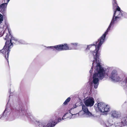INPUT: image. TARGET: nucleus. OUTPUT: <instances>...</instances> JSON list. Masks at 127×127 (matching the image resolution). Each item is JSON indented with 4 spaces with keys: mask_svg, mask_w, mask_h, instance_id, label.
Listing matches in <instances>:
<instances>
[{
    "mask_svg": "<svg viewBox=\"0 0 127 127\" xmlns=\"http://www.w3.org/2000/svg\"><path fill=\"white\" fill-rule=\"evenodd\" d=\"M70 99L71 98L70 97H68L64 103V105H66L67 104V103L70 101Z\"/></svg>",
    "mask_w": 127,
    "mask_h": 127,
    "instance_id": "dca6fc26",
    "label": "nucleus"
},
{
    "mask_svg": "<svg viewBox=\"0 0 127 127\" xmlns=\"http://www.w3.org/2000/svg\"><path fill=\"white\" fill-rule=\"evenodd\" d=\"M49 124V123H48V124H47V125H46V126H44V127H48L47 126V125Z\"/></svg>",
    "mask_w": 127,
    "mask_h": 127,
    "instance_id": "aec40b11",
    "label": "nucleus"
},
{
    "mask_svg": "<svg viewBox=\"0 0 127 127\" xmlns=\"http://www.w3.org/2000/svg\"><path fill=\"white\" fill-rule=\"evenodd\" d=\"M91 71H92V70H91L90 71V72L91 73Z\"/></svg>",
    "mask_w": 127,
    "mask_h": 127,
    "instance_id": "412c9836",
    "label": "nucleus"
},
{
    "mask_svg": "<svg viewBox=\"0 0 127 127\" xmlns=\"http://www.w3.org/2000/svg\"><path fill=\"white\" fill-rule=\"evenodd\" d=\"M84 103L86 106L91 107L94 104V99L92 97L88 98L85 101Z\"/></svg>",
    "mask_w": 127,
    "mask_h": 127,
    "instance_id": "1a4fd4ad",
    "label": "nucleus"
},
{
    "mask_svg": "<svg viewBox=\"0 0 127 127\" xmlns=\"http://www.w3.org/2000/svg\"><path fill=\"white\" fill-rule=\"evenodd\" d=\"M115 10L114 11L112 20L107 30L105 32L104 34L102 36L104 37L107 34L109 31L110 30L111 26L113 25L114 22L118 19L124 18H126L127 17V14L125 12L120 10V8L118 5Z\"/></svg>",
    "mask_w": 127,
    "mask_h": 127,
    "instance_id": "f03ea898",
    "label": "nucleus"
},
{
    "mask_svg": "<svg viewBox=\"0 0 127 127\" xmlns=\"http://www.w3.org/2000/svg\"><path fill=\"white\" fill-rule=\"evenodd\" d=\"M125 81L126 83H127V76L126 77L124 80Z\"/></svg>",
    "mask_w": 127,
    "mask_h": 127,
    "instance_id": "6ab92c4d",
    "label": "nucleus"
},
{
    "mask_svg": "<svg viewBox=\"0 0 127 127\" xmlns=\"http://www.w3.org/2000/svg\"><path fill=\"white\" fill-rule=\"evenodd\" d=\"M4 3L1 4L0 5V9H1L2 11H4L5 9L6 8L8 3Z\"/></svg>",
    "mask_w": 127,
    "mask_h": 127,
    "instance_id": "ddd939ff",
    "label": "nucleus"
},
{
    "mask_svg": "<svg viewBox=\"0 0 127 127\" xmlns=\"http://www.w3.org/2000/svg\"><path fill=\"white\" fill-rule=\"evenodd\" d=\"M104 34V33L103 35L95 43V44H94L93 45H88L86 50H89L90 48L91 47L92 45L95 46V49L92 52V54L94 56V57L96 62L97 61L98 63H100L99 59L100 56V53H99L98 51L100 48L103 43L104 42V40L106 36L104 37L102 36Z\"/></svg>",
    "mask_w": 127,
    "mask_h": 127,
    "instance_id": "7ed1b4c3",
    "label": "nucleus"
},
{
    "mask_svg": "<svg viewBox=\"0 0 127 127\" xmlns=\"http://www.w3.org/2000/svg\"><path fill=\"white\" fill-rule=\"evenodd\" d=\"M112 3L113 7L115 8L118 5L116 0H112Z\"/></svg>",
    "mask_w": 127,
    "mask_h": 127,
    "instance_id": "4468645a",
    "label": "nucleus"
},
{
    "mask_svg": "<svg viewBox=\"0 0 127 127\" xmlns=\"http://www.w3.org/2000/svg\"><path fill=\"white\" fill-rule=\"evenodd\" d=\"M96 70L97 73H95L93 76V79L92 84H94V88H97L99 84V79H102L104 76V69L101 65L100 63L97 64Z\"/></svg>",
    "mask_w": 127,
    "mask_h": 127,
    "instance_id": "20e7f679",
    "label": "nucleus"
},
{
    "mask_svg": "<svg viewBox=\"0 0 127 127\" xmlns=\"http://www.w3.org/2000/svg\"><path fill=\"white\" fill-rule=\"evenodd\" d=\"M91 71H92V70H91L90 71V72L91 73Z\"/></svg>",
    "mask_w": 127,
    "mask_h": 127,
    "instance_id": "5701e85b",
    "label": "nucleus"
},
{
    "mask_svg": "<svg viewBox=\"0 0 127 127\" xmlns=\"http://www.w3.org/2000/svg\"><path fill=\"white\" fill-rule=\"evenodd\" d=\"M82 106V109L84 113L86 115L90 117L93 116L92 114L88 110L87 106L86 105L85 106L84 105Z\"/></svg>",
    "mask_w": 127,
    "mask_h": 127,
    "instance_id": "9d476101",
    "label": "nucleus"
},
{
    "mask_svg": "<svg viewBox=\"0 0 127 127\" xmlns=\"http://www.w3.org/2000/svg\"><path fill=\"white\" fill-rule=\"evenodd\" d=\"M78 45L77 43H71L69 46L67 44H60L54 46L48 47L53 49V50L58 51L66 50L76 49Z\"/></svg>",
    "mask_w": 127,
    "mask_h": 127,
    "instance_id": "39448f33",
    "label": "nucleus"
},
{
    "mask_svg": "<svg viewBox=\"0 0 127 127\" xmlns=\"http://www.w3.org/2000/svg\"><path fill=\"white\" fill-rule=\"evenodd\" d=\"M96 108L98 109L100 112H107L110 110L109 106L106 105L104 103L101 102L98 103Z\"/></svg>",
    "mask_w": 127,
    "mask_h": 127,
    "instance_id": "423d86ee",
    "label": "nucleus"
},
{
    "mask_svg": "<svg viewBox=\"0 0 127 127\" xmlns=\"http://www.w3.org/2000/svg\"><path fill=\"white\" fill-rule=\"evenodd\" d=\"M110 78L112 81L116 82L120 81L121 80V78L118 76L117 71L115 70L112 71Z\"/></svg>",
    "mask_w": 127,
    "mask_h": 127,
    "instance_id": "0eeeda50",
    "label": "nucleus"
},
{
    "mask_svg": "<svg viewBox=\"0 0 127 127\" xmlns=\"http://www.w3.org/2000/svg\"><path fill=\"white\" fill-rule=\"evenodd\" d=\"M63 119V117L62 119L61 118H59L57 120L56 119L55 121H53L52 120H50L49 121V124L47 125V126L48 127H54L58 123L60 122Z\"/></svg>",
    "mask_w": 127,
    "mask_h": 127,
    "instance_id": "6e6552de",
    "label": "nucleus"
},
{
    "mask_svg": "<svg viewBox=\"0 0 127 127\" xmlns=\"http://www.w3.org/2000/svg\"><path fill=\"white\" fill-rule=\"evenodd\" d=\"M3 16L1 14H0V24L2 23V22L3 21Z\"/></svg>",
    "mask_w": 127,
    "mask_h": 127,
    "instance_id": "f3484780",
    "label": "nucleus"
},
{
    "mask_svg": "<svg viewBox=\"0 0 127 127\" xmlns=\"http://www.w3.org/2000/svg\"><path fill=\"white\" fill-rule=\"evenodd\" d=\"M121 124L122 126H125L127 125V117H125L122 118Z\"/></svg>",
    "mask_w": 127,
    "mask_h": 127,
    "instance_id": "f8f14e48",
    "label": "nucleus"
},
{
    "mask_svg": "<svg viewBox=\"0 0 127 127\" xmlns=\"http://www.w3.org/2000/svg\"><path fill=\"white\" fill-rule=\"evenodd\" d=\"M6 34L5 37L4 38L6 41L5 45L3 49L0 50V52L4 55V56L8 63V57L10 51V49L13 47V44L17 45L19 44V42L18 40L12 37L10 30L9 29H8V33Z\"/></svg>",
    "mask_w": 127,
    "mask_h": 127,
    "instance_id": "f257e3e1",
    "label": "nucleus"
},
{
    "mask_svg": "<svg viewBox=\"0 0 127 127\" xmlns=\"http://www.w3.org/2000/svg\"><path fill=\"white\" fill-rule=\"evenodd\" d=\"M10 0H7V2H8L10 1Z\"/></svg>",
    "mask_w": 127,
    "mask_h": 127,
    "instance_id": "b1692460",
    "label": "nucleus"
},
{
    "mask_svg": "<svg viewBox=\"0 0 127 127\" xmlns=\"http://www.w3.org/2000/svg\"><path fill=\"white\" fill-rule=\"evenodd\" d=\"M20 111H21L22 113L25 112L26 111L25 109V107L23 106L20 107L19 108Z\"/></svg>",
    "mask_w": 127,
    "mask_h": 127,
    "instance_id": "2eb2a0df",
    "label": "nucleus"
},
{
    "mask_svg": "<svg viewBox=\"0 0 127 127\" xmlns=\"http://www.w3.org/2000/svg\"><path fill=\"white\" fill-rule=\"evenodd\" d=\"M111 116L113 118H118L120 117V115L119 112L116 111H112L111 112Z\"/></svg>",
    "mask_w": 127,
    "mask_h": 127,
    "instance_id": "9b49d317",
    "label": "nucleus"
},
{
    "mask_svg": "<svg viewBox=\"0 0 127 127\" xmlns=\"http://www.w3.org/2000/svg\"><path fill=\"white\" fill-rule=\"evenodd\" d=\"M91 71H92V70H91L90 71V72L91 73Z\"/></svg>",
    "mask_w": 127,
    "mask_h": 127,
    "instance_id": "4be33fe9",
    "label": "nucleus"
},
{
    "mask_svg": "<svg viewBox=\"0 0 127 127\" xmlns=\"http://www.w3.org/2000/svg\"><path fill=\"white\" fill-rule=\"evenodd\" d=\"M6 32V30L5 31H4L3 32L2 34V33L1 32H0V37L2 36L3 35L4 33H5V32Z\"/></svg>",
    "mask_w": 127,
    "mask_h": 127,
    "instance_id": "a211bd4d",
    "label": "nucleus"
}]
</instances>
